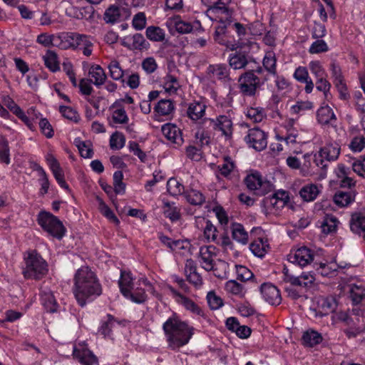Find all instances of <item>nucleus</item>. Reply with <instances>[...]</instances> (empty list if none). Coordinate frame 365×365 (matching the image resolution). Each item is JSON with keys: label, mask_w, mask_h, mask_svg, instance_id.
<instances>
[{"label": "nucleus", "mask_w": 365, "mask_h": 365, "mask_svg": "<svg viewBox=\"0 0 365 365\" xmlns=\"http://www.w3.org/2000/svg\"><path fill=\"white\" fill-rule=\"evenodd\" d=\"M42 229L52 237L61 240L66 233V228L62 222L49 212L41 211L37 219Z\"/></svg>", "instance_id": "nucleus-5"}, {"label": "nucleus", "mask_w": 365, "mask_h": 365, "mask_svg": "<svg viewBox=\"0 0 365 365\" xmlns=\"http://www.w3.org/2000/svg\"><path fill=\"white\" fill-rule=\"evenodd\" d=\"M59 111L64 118L76 123L78 122L79 115L77 111L71 107L61 106L59 107Z\"/></svg>", "instance_id": "nucleus-59"}, {"label": "nucleus", "mask_w": 365, "mask_h": 365, "mask_svg": "<svg viewBox=\"0 0 365 365\" xmlns=\"http://www.w3.org/2000/svg\"><path fill=\"white\" fill-rule=\"evenodd\" d=\"M232 27L239 36V40L235 44H232V47H230L231 50H235L238 48H242L245 45V43L242 41V37L246 35L247 31L244 25L238 22L235 23L232 25Z\"/></svg>", "instance_id": "nucleus-50"}, {"label": "nucleus", "mask_w": 365, "mask_h": 365, "mask_svg": "<svg viewBox=\"0 0 365 365\" xmlns=\"http://www.w3.org/2000/svg\"><path fill=\"white\" fill-rule=\"evenodd\" d=\"M110 77L115 81L121 80L123 77V71L117 61H112L108 65Z\"/></svg>", "instance_id": "nucleus-53"}, {"label": "nucleus", "mask_w": 365, "mask_h": 365, "mask_svg": "<svg viewBox=\"0 0 365 365\" xmlns=\"http://www.w3.org/2000/svg\"><path fill=\"white\" fill-rule=\"evenodd\" d=\"M302 341L304 345L312 347L322 342V336L319 332L310 330L304 333Z\"/></svg>", "instance_id": "nucleus-38"}, {"label": "nucleus", "mask_w": 365, "mask_h": 365, "mask_svg": "<svg viewBox=\"0 0 365 365\" xmlns=\"http://www.w3.org/2000/svg\"><path fill=\"white\" fill-rule=\"evenodd\" d=\"M174 104L170 100L162 99L155 106V110L160 115H168L174 110Z\"/></svg>", "instance_id": "nucleus-42"}, {"label": "nucleus", "mask_w": 365, "mask_h": 365, "mask_svg": "<svg viewBox=\"0 0 365 365\" xmlns=\"http://www.w3.org/2000/svg\"><path fill=\"white\" fill-rule=\"evenodd\" d=\"M73 356L83 365H98V359L86 347H73Z\"/></svg>", "instance_id": "nucleus-17"}, {"label": "nucleus", "mask_w": 365, "mask_h": 365, "mask_svg": "<svg viewBox=\"0 0 365 365\" xmlns=\"http://www.w3.org/2000/svg\"><path fill=\"white\" fill-rule=\"evenodd\" d=\"M232 238L243 245L248 242V233L245 231L242 225L240 223H233L232 225Z\"/></svg>", "instance_id": "nucleus-34"}, {"label": "nucleus", "mask_w": 365, "mask_h": 365, "mask_svg": "<svg viewBox=\"0 0 365 365\" xmlns=\"http://www.w3.org/2000/svg\"><path fill=\"white\" fill-rule=\"evenodd\" d=\"M120 291L123 295L128 294L130 289H133V278L130 272L120 271V277L118 280Z\"/></svg>", "instance_id": "nucleus-31"}, {"label": "nucleus", "mask_w": 365, "mask_h": 365, "mask_svg": "<svg viewBox=\"0 0 365 365\" xmlns=\"http://www.w3.org/2000/svg\"><path fill=\"white\" fill-rule=\"evenodd\" d=\"M228 61L230 66L235 70L245 68L251 62L255 63L252 57L240 51L231 53Z\"/></svg>", "instance_id": "nucleus-19"}, {"label": "nucleus", "mask_w": 365, "mask_h": 365, "mask_svg": "<svg viewBox=\"0 0 365 365\" xmlns=\"http://www.w3.org/2000/svg\"><path fill=\"white\" fill-rule=\"evenodd\" d=\"M88 75L94 79L92 83L98 88L106 83L107 76L102 67L97 64L92 65L88 71Z\"/></svg>", "instance_id": "nucleus-27"}, {"label": "nucleus", "mask_w": 365, "mask_h": 365, "mask_svg": "<svg viewBox=\"0 0 365 365\" xmlns=\"http://www.w3.org/2000/svg\"><path fill=\"white\" fill-rule=\"evenodd\" d=\"M183 195L188 203L195 206H201L206 199L201 191L193 188L186 190Z\"/></svg>", "instance_id": "nucleus-30"}, {"label": "nucleus", "mask_w": 365, "mask_h": 365, "mask_svg": "<svg viewBox=\"0 0 365 365\" xmlns=\"http://www.w3.org/2000/svg\"><path fill=\"white\" fill-rule=\"evenodd\" d=\"M235 168L234 162L231 160L230 157L226 156L224 158V163L218 165V169L221 175L227 178Z\"/></svg>", "instance_id": "nucleus-54"}, {"label": "nucleus", "mask_w": 365, "mask_h": 365, "mask_svg": "<svg viewBox=\"0 0 365 365\" xmlns=\"http://www.w3.org/2000/svg\"><path fill=\"white\" fill-rule=\"evenodd\" d=\"M163 135L170 142L180 145L183 142L180 130L173 124L166 123L162 126Z\"/></svg>", "instance_id": "nucleus-21"}, {"label": "nucleus", "mask_w": 365, "mask_h": 365, "mask_svg": "<svg viewBox=\"0 0 365 365\" xmlns=\"http://www.w3.org/2000/svg\"><path fill=\"white\" fill-rule=\"evenodd\" d=\"M68 36V38H65L69 44L68 48H83L88 46V44H93L89 38L86 35H81L76 33L65 34Z\"/></svg>", "instance_id": "nucleus-24"}, {"label": "nucleus", "mask_w": 365, "mask_h": 365, "mask_svg": "<svg viewBox=\"0 0 365 365\" xmlns=\"http://www.w3.org/2000/svg\"><path fill=\"white\" fill-rule=\"evenodd\" d=\"M225 289L227 293L240 298L244 297L246 293L244 286L234 279L229 280L225 283Z\"/></svg>", "instance_id": "nucleus-36"}, {"label": "nucleus", "mask_w": 365, "mask_h": 365, "mask_svg": "<svg viewBox=\"0 0 365 365\" xmlns=\"http://www.w3.org/2000/svg\"><path fill=\"white\" fill-rule=\"evenodd\" d=\"M40 296L41 303L48 312L54 313L57 312L58 304L50 289L47 288L42 289Z\"/></svg>", "instance_id": "nucleus-23"}, {"label": "nucleus", "mask_w": 365, "mask_h": 365, "mask_svg": "<svg viewBox=\"0 0 365 365\" xmlns=\"http://www.w3.org/2000/svg\"><path fill=\"white\" fill-rule=\"evenodd\" d=\"M276 63L277 59L274 53L272 52L267 53L264 57L262 62L264 69L274 76L277 75Z\"/></svg>", "instance_id": "nucleus-46"}, {"label": "nucleus", "mask_w": 365, "mask_h": 365, "mask_svg": "<svg viewBox=\"0 0 365 365\" xmlns=\"http://www.w3.org/2000/svg\"><path fill=\"white\" fill-rule=\"evenodd\" d=\"M76 146L81 155L84 158H91L93 155L92 148H91L90 142H84L81 140L75 141Z\"/></svg>", "instance_id": "nucleus-52"}, {"label": "nucleus", "mask_w": 365, "mask_h": 365, "mask_svg": "<svg viewBox=\"0 0 365 365\" xmlns=\"http://www.w3.org/2000/svg\"><path fill=\"white\" fill-rule=\"evenodd\" d=\"M269 249V245L267 242V240H264L262 237H258L250 245L251 252L255 256L260 258L266 255Z\"/></svg>", "instance_id": "nucleus-29"}, {"label": "nucleus", "mask_w": 365, "mask_h": 365, "mask_svg": "<svg viewBox=\"0 0 365 365\" xmlns=\"http://www.w3.org/2000/svg\"><path fill=\"white\" fill-rule=\"evenodd\" d=\"M206 73L210 78L227 83L232 81L230 76V68L224 63L211 64L207 68Z\"/></svg>", "instance_id": "nucleus-15"}, {"label": "nucleus", "mask_w": 365, "mask_h": 365, "mask_svg": "<svg viewBox=\"0 0 365 365\" xmlns=\"http://www.w3.org/2000/svg\"><path fill=\"white\" fill-rule=\"evenodd\" d=\"M23 274L26 279H40L48 273V264L36 250L28 251L24 257Z\"/></svg>", "instance_id": "nucleus-4"}, {"label": "nucleus", "mask_w": 365, "mask_h": 365, "mask_svg": "<svg viewBox=\"0 0 365 365\" xmlns=\"http://www.w3.org/2000/svg\"><path fill=\"white\" fill-rule=\"evenodd\" d=\"M232 0H218L211 8H207V16L213 21H217L218 25L215 27L214 33L215 41L221 45L227 47V29L232 22L233 11L228 6Z\"/></svg>", "instance_id": "nucleus-3"}, {"label": "nucleus", "mask_w": 365, "mask_h": 365, "mask_svg": "<svg viewBox=\"0 0 365 365\" xmlns=\"http://www.w3.org/2000/svg\"><path fill=\"white\" fill-rule=\"evenodd\" d=\"M313 108V103L310 101H297L290 108L292 114H302L305 110H311Z\"/></svg>", "instance_id": "nucleus-57"}, {"label": "nucleus", "mask_w": 365, "mask_h": 365, "mask_svg": "<svg viewBox=\"0 0 365 365\" xmlns=\"http://www.w3.org/2000/svg\"><path fill=\"white\" fill-rule=\"evenodd\" d=\"M123 296L136 304H143L148 299V296L145 294L144 289L139 288H137L133 291H132V289H130L128 291V294Z\"/></svg>", "instance_id": "nucleus-43"}, {"label": "nucleus", "mask_w": 365, "mask_h": 365, "mask_svg": "<svg viewBox=\"0 0 365 365\" xmlns=\"http://www.w3.org/2000/svg\"><path fill=\"white\" fill-rule=\"evenodd\" d=\"M314 259L312 251L306 247H302L294 252H291L287 255L288 261L293 264L304 267L310 264Z\"/></svg>", "instance_id": "nucleus-12"}, {"label": "nucleus", "mask_w": 365, "mask_h": 365, "mask_svg": "<svg viewBox=\"0 0 365 365\" xmlns=\"http://www.w3.org/2000/svg\"><path fill=\"white\" fill-rule=\"evenodd\" d=\"M163 212L172 222L178 221L181 217L180 210L173 202L163 201Z\"/></svg>", "instance_id": "nucleus-28"}, {"label": "nucleus", "mask_w": 365, "mask_h": 365, "mask_svg": "<svg viewBox=\"0 0 365 365\" xmlns=\"http://www.w3.org/2000/svg\"><path fill=\"white\" fill-rule=\"evenodd\" d=\"M97 201L99 204V210L101 212L112 222L115 225H118L120 223L119 220L110 207L103 202V200L99 197H97Z\"/></svg>", "instance_id": "nucleus-47"}, {"label": "nucleus", "mask_w": 365, "mask_h": 365, "mask_svg": "<svg viewBox=\"0 0 365 365\" xmlns=\"http://www.w3.org/2000/svg\"><path fill=\"white\" fill-rule=\"evenodd\" d=\"M65 38H68V36L65 34L56 36L43 33L37 36L36 42L44 47L56 46L61 49H67L69 44L65 41Z\"/></svg>", "instance_id": "nucleus-11"}, {"label": "nucleus", "mask_w": 365, "mask_h": 365, "mask_svg": "<svg viewBox=\"0 0 365 365\" xmlns=\"http://www.w3.org/2000/svg\"><path fill=\"white\" fill-rule=\"evenodd\" d=\"M340 151L341 148L337 143L333 142L327 143L320 149L319 154L314 155V163L326 173L328 163L336 160L340 154Z\"/></svg>", "instance_id": "nucleus-6"}, {"label": "nucleus", "mask_w": 365, "mask_h": 365, "mask_svg": "<svg viewBox=\"0 0 365 365\" xmlns=\"http://www.w3.org/2000/svg\"><path fill=\"white\" fill-rule=\"evenodd\" d=\"M267 80L254 74L253 71H247L240 75L238 80L240 92L246 96H254Z\"/></svg>", "instance_id": "nucleus-7"}, {"label": "nucleus", "mask_w": 365, "mask_h": 365, "mask_svg": "<svg viewBox=\"0 0 365 365\" xmlns=\"http://www.w3.org/2000/svg\"><path fill=\"white\" fill-rule=\"evenodd\" d=\"M206 105L200 101L190 103L187 110V116L192 120L201 119L205 114Z\"/></svg>", "instance_id": "nucleus-25"}, {"label": "nucleus", "mask_w": 365, "mask_h": 365, "mask_svg": "<svg viewBox=\"0 0 365 365\" xmlns=\"http://www.w3.org/2000/svg\"><path fill=\"white\" fill-rule=\"evenodd\" d=\"M0 162L6 165L10 163L9 141L2 135L0 136Z\"/></svg>", "instance_id": "nucleus-44"}, {"label": "nucleus", "mask_w": 365, "mask_h": 365, "mask_svg": "<svg viewBox=\"0 0 365 365\" xmlns=\"http://www.w3.org/2000/svg\"><path fill=\"white\" fill-rule=\"evenodd\" d=\"M115 322V319L113 315L110 314H107V320L102 322L98 331L105 336H108Z\"/></svg>", "instance_id": "nucleus-58"}, {"label": "nucleus", "mask_w": 365, "mask_h": 365, "mask_svg": "<svg viewBox=\"0 0 365 365\" xmlns=\"http://www.w3.org/2000/svg\"><path fill=\"white\" fill-rule=\"evenodd\" d=\"M128 149L135 155H136L142 163H145L147 160V155L143 151L140 145L135 141H130L128 143Z\"/></svg>", "instance_id": "nucleus-62"}, {"label": "nucleus", "mask_w": 365, "mask_h": 365, "mask_svg": "<svg viewBox=\"0 0 365 365\" xmlns=\"http://www.w3.org/2000/svg\"><path fill=\"white\" fill-rule=\"evenodd\" d=\"M168 347L178 350L188 344L194 334V328L182 321L175 314L170 317L163 324Z\"/></svg>", "instance_id": "nucleus-2"}, {"label": "nucleus", "mask_w": 365, "mask_h": 365, "mask_svg": "<svg viewBox=\"0 0 365 365\" xmlns=\"http://www.w3.org/2000/svg\"><path fill=\"white\" fill-rule=\"evenodd\" d=\"M269 201L273 207L277 210L283 208L289 201V194L284 190H278L272 195Z\"/></svg>", "instance_id": "nucleus-32"}, {"label": "nucleus", "mask_w": 365, "mask_h": 365, "mask_svg": "<svg viewBox=\"0 0 365 365\" xmlns=\"http://www.w3.org/2000/svg\"><path fill=\"white\" fill-rule=\"evenodd\" d=\"M120 16L121 13L119 6L111 5L106 10L103 19L106 23L113 24L120 20Z\"/></svg>", "instance_id": "nucleus-39"}, {"label": "nucleus", "mask_w": 365, "mask_h": 365, "mask_svg": "<svg viewBox=\"0 0 365 365\" xmlns=\"http://www.w3.org/2000/svg\"><path fill=\"white\" fill-rule=\"evenodd\" d=\"M246 115L254 123H259L265 118L266 115L262 108L250 107L247 109Z\"/></svg>", "instance_id": "nucleus-48"}, {"label": "nucleus", "mask_w": 365, "mask_h": 365, "mask_svg": "<svg viewBox=\"0 0 365 365\" xmlns=\"http://www.w3.org/2000/svg\"><path fill=\"white\" fill-rule=\"evenodd\" d=\"M338 222L339 221L335 216L325 215L320 225L322 232L328 235L336 232Z\"/></svg>", "instance_id": "nucleus-33"}, {"label": "nucleus", "mask_w": 365, "mask_h": 365, "mask_svg": "<svg viewBox=\"0 0 365 365\" xmlns=\"http://www.w3.org/2000/svg\"><path fill=\"white\" fill-rule=\"evenodd\" d=\"M125 138L122 133L115 131L110 138V147L112 150H120L125 146Z\"/></svg>", "instance_id": "nucleus-49"}, {"label": "nucleus", "mask_w": 365, "mask_h": 365, "mask_svg": "<svg viewBox=\"0 0 365 365\" xmlns=\"http://www.w3.org/2000/svg\"><path fill=\"white\" fill-rule=\"evenodd\" d=\"M249 147L257 151H262L267 145V135L258 127L249 129L244 138Z\"/></svg>", "instance_id": "nucleus-8"}, {"label": "nucleus", "mask_w": 365, "mask_h": 365, "mask_svg": "<svg viewBox=\"0 0 365 365\" xmlns=\"http://www.w3.org/2000/svg\"><path fill=\"white\" fill-rule=\"evenodd\" d=\"M215 247L203 246L201 247L199 252L200 262L202 267L206 271L214 270V257L216 256Z\"/></svg>", "instance_id": "nucleus-14"}, {"label": "nucleus", "mask_w": 365, "mask_h": 365, "mask_svg": "<svg viewBox=\"0 0 365 365\" xmlns=\"http://www.w3.org/2000/svg\"><path fill=\"white\" fill-rule=\"evenodd\" d=\"M319 306L322 309V315H327L329 313L334 312L337 307L336 299L333 297H327L322 299Z\"/></svg>", "instance_id": "nucleus-51"}, {"label": "nucleus", "mask_w": 365, "mask_h": 365, "mask_svg": "<svg viewBox=\"0 0 365 365\" xmlns=\"http://www.w3.org/2000/svg\"><path fill=\"white\" fill-rule=\"evenodd\" d=\"M319 193L317 185L310 184L304 186L299 191V195L304 201L311 202L314 200Z\"/></svg>", "instance_id": "nucleus-35"}, {"label": "nucleus", "mask_w": 365, "mask_h": 365, "mask_svg": "<svg viewBox=\"0 0 365 365\" xmlns=\"http://www.w3.org/2000/svg\"><path fill=\"white\" fill-rule=\"evenodd\" d=\"M351 173V170L349 168L346 167L343 164L338 165L336 172L337 177L341 179L339 181V185L341 188H349V190H354L356 186V181L349 175Z\"/></svg>", "instance_id": "nucleus-18"}, {"label": "nucleus", "mask_w": 365, "mask_h": 365, "mask_svg": "<svg viewBox=\"0 0 365 365\" xmlns=\"http://www.w3.org/2000/svg\"><path fill=\"white\" fill-rule=\"evenodd\" d=\"M317 120L320 124L327 125L336 122V118L333 110L328 106H322L317 112Z\"/></svg>", "instance_id": "nucleus-26"}, {"label": "nucleus", "mask_w": 365, "mask_h": 365, "mask_svg": "<svg viewBox=\"0 0 365 365\" xmlns=\"http://www.w3.org/2000/svg\"><path fill=\"white\" fill-rule=\"evenodd\" d=\"M168 192L173 196L184 195L186 191L185 187L176 178H171L167 182Z\"/></svg>", "instance_id": "nucleus-40"}, {"label": "nucleus", "mask_w": 365, "mask_h": 365, "mask_svg": "<svg viewBox=\"0 0 365 365\" xmlns=\"http://www.w3.org/2000/svg\"><path fill=\"white\" fill-rule=\"evenodd\" d=\"M121 45L130 50H147L150 47V43L145 39L141 34H135L132 37H125Z\"/></svg>", "instance_id": "nucleus-16"}, {"label": "nucleus", "mask_w": 365, "mask_h": 365, "mask_svg": "<svg viewBox=\"0 0 365 365\" xmlns=\"http://www.w3.org/2000/svg\"><path fill=\"white\" fill-rule=\"evenodd\" d=\"M180 297L181 299V304L186 309L197 315H202V309L192 299L183 295H180Z\"/></svg>", "instance_id": "nucleus-56"}, {"label": "nucleus", "mask_w": 365, "mask_h": 365, "mask_svg": "<svg viewBox=\"0 0 365 365\" xmlns=\"http://www.w3.org/2000/svg\"><path fill=\"white\" fill-rule=\"evenodd\" d=\"M328 50L329 47L327 43L324 40L318 38L312 43L309 48V52L310 53H319L327 52Z\"/></svg>", "instance_id": "nucleus-63"}, {"label": "nucleus", "mask_w": 365, "mask_h": 365, "mask_svg": "<svg viewBox=\"0 0 365 365\" xmlns=\"http://www.w3.org/2000/svg\"><path fill=\"white\" fill-rule=\"evenodd\" d=\"M205 120L210 123V125L212 126L213 130L220 131L226 140L232 138L233 123L230 117L221 115L217 117L216 119L207 118Z\"/></svg>", "instance_id": "nucleus-10"}, {"label": "nucleus", "mask_w": 365, "mask_h": 365, "mask_svg": "<svg viewBox=\"0 0 365 365\" xmlns=\"http://www.w3.org/2000/svg\"><path fill=\"white\" fill-rule=\"evenodd\" d=\"M145 34L147 38L153 41H163L165 38L164 31L158 26H148Z\"/></svg>", "instance_id": "nucleus-45"}, {"label": "nucleus", "mask_w": 365, "mask_h": 365, "mask_svg": "<svg viewBox=\"0 0 365 365\" xmlns=\"http://www.w3.org/2000/svg\"><path fill=\"white\" fill-rule=\"evenodd\" d=\"M217 230L216 227H215L210 220L206 221V225L204 228V236L208 240H211L216 243H218L217 235Z\"/></svg>", "instance_id": "nucleus-55"}, {"label": "nucleus", "mask_w": 365, "mask_h": 365, "mask_svg": "<svg viewBox=\"0 0 365 365\" xmlns=\"http://www.w3.org/2000/svg\"><path fill=\"white\" fill-rule=\"evenodd\" d=\"M244 181L247 187L255 191L258 195H264L270 190L271 184L268 181H263L258 172L247 175Z\"/></svg>", "instance_id": "nucleus-9"}, {"label": "nucleus", "mask_w": 365, "mask_h": 365, "mask_svg": "<svg viewBox=\"0 0 365 365\" xmlns=\"http://www.w3.org/2000/svg\"><path fill=\"white\" fill-rule=\"evenodd\" d=\"M45 66L52 72H56L60 69L58 62L57 61V55L53 51L48 50L43 56Z\"/></svg>", "instance_id": "nucleus-41"}, {"label": "nucleus", "mask_w": 365, "mask_h": 365, "mask_svg": "<svg viewBox=\"0 0 365 365\" xmlns=\"http://www.w3.org/2000/svg\"><path fill=\"white\" fill-rule=\"evenodd\" d=\"M349 293L353 304L356 305L365 299V289L362 286L350 285Z\"/></svg>", "instance_id": "nucleus-37"}, {"label": "nucleus", "mask_w": 365, "mask_h": 365, "mask_svg": "<svg viewBox=\"0 0 365 365\" xmlns=\"http://www.w3.org/2000/svg\"><path fill=\"white\" fill-rule=\"evenodd\" d=\"M356 194V190H338L335 192L333 200L338 206L347 207L355 200Z\"/></svg>", "instance_id": "nucleus-20"}, {"label": "nucleus", "mask_w": 365, "mask_h": 365, "mask_svg": "<svg viewBox=\"0 0 365 365\" xmlns=\"http://www.w3.org/2000/svg\"><path fill=\"white\" fill-rule=\"evenodd\" d=\"M73 292L78 304L83 307L101 296L103 288L96 274L85 266L77 269L74 275Z\"/></svg>", "instance_id": "nucleus-1"}, {"label": "nucleus", "mask_w": 365, "mask_h": 365, "mask_svg": "<svg viewBox=\"0 0 365 365\" xmlns=\"http://www.w3.org/2000/svg\"><path fill=\"white\" fill-rule=\"evenodd\" d=\"M309 68L311 73L315 76L316 78L326 77V71L322 67L321 63L318 61H312L309 63Z\"/></svg>", "instance_id": "nucleus-61"}, {"label": "nucleus", "mask_w": 365, "mask_h": 365, "mask_svg": "<svg viewBox=\"0 0 365 365\" xmlns=\"http://www.w3.org/2000/svg\"><path fill=\"white\" fill-rule=\"evenodd\" d=\"M117 109L113 113V120L114 123L119 124H125L128 121V117L126 114V112L122 106L115 107Z\"/></svg>", "instance_id": "nucleus-64"}, {"label": "nucleus", "mask_w": 365, "mask_h": 365, "mask_svg": "<svg viewBox=\"0 0 365 365\" xmlns=\"http://www.w3.org/2000/svg\"><path fill=\"white\" fill-rule=\"evenodd\" d=\"M263 299L272 306H278L282 302V297L277 287L271 283H264L260 287Z\"/></svg>", "instance_id": "nucleus-13"}, {"label": "nucleus", "mask_w": 365, "mask_h": 365, "mask_svg": "<svg viewBox=\"0 0 365 365\" xmlns=\"http://www.w3.org/2000/svg\"><path fill=\"white\" fill-rule=\"evenodd\" d=\"M351 231L359 236L365 234V215L361 212L353 213L349 220Z\"/></svg>", "instance_id": "nucleus-22"}, {"label": "nucleus", "mask_w": 365, "mask_h": 365, "mask_svg": "<svg viewBox=\"0 0 365 365\" xmlns=\"http://www.w3.org/2000/svg\"><path fill=\"white\" fill-rule=\"evenodd\" d=\"M352 170L357 175L365 178V154L353 162Z\"/></svg>", "instance_id": "nucleus-60"}]
</instances>
